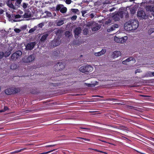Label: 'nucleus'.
Masks as SVG:
<instances>
[{"mask_svg":"<svg viewBox=\"0 0 154 154\" xmlns=\"http://www.w3.org/2000/svg\"><path fill=\"white\" fill-rule=\"evenodd\" d=\"M82 16L83 17H84L85 16V14H83V13H82Z\"/></svg>","mask_w":154,"mask_h":154,"instance_id":"obj_61","label":"nucleus"},{"mask_svg":"<svg viewBox=\"0 0 154 154\" xmlns=\"http://www.w3.org/2000/svg\"><path fill=\"white\" fill-rule=\"evenodd\" d=\"M53 15L54 16H55L56 15V14L54 12L53 13Z\"/></svg>","mask_w":154,"mask_h":154,"instance_id":"obj_56","label":"nucleus"},{"mask_svg":"<svg viewBox=\"0 0 154 154\" xmlns=\"http://www.w3.org/2000/svg\"><path fill=\"white\" fill-rule=\"evenodd\" d=\"M130 22L131 24L132 30L136 29L138 27V22L135 20H131L130 21Z\"/></svg>","mask_w":154,"mask_h":154,"instance_id":"obj_6","label":"nucleus"},{"mask_svg":"<svg viewBox=\"0 0 154 154\" xmlns=\"http://www.w3.org/2000/svg\"><path fill=\"white\" fill-rule=\"evenodd\" d=\"M66 36L69 37L71 35V33L69 31H66L65 33Z\"/></svg>","mask_w":154,"mask_h":154,"instance_id":"obj_29","label":"nucleus"},{"mask_svg":"<svg viewBox=\"0 0 154 154\" xmlns=\"http://www.w3.org/2000/svg\"><path fill=\"white\" fill-rule=\"evenodd\" d=\"M93 70V67L90 65H86L81 67L79 69V71L83 73L89 72Z\"/></svg>","mask_w":154,"mask_h":154,"instance_id":"obj_1","label":"nucleus"},{"mask_svg":"<svg viewBox=\"0 0 154 154\" xmlns=\"http://www.w3.org/2000/svg\"><path fill=\"white\" fill-rule=\"evenodd\" d=\"M128 37L127 36L119 38L116 36H115L114 38L115 41L116 42L123 43L125 42L127 40Z\"/></svg>","mask_w":154,"mask_h":154,"instance_id":"obj_3","label":"nucleus"},{"mask_svg":"<svg viewBox=\"0 0 154 154\" xmlns=\"http://www.w3.org/2000/svg\"><path fill=\"white\" fill-rule=\"evenodd\" d=\"M106 52L105 49H102L100 51L94 53L95 56H100L104 54Z\"/></svg>","mask_w":154,"mask_h":154,"instance_id":"obj_17","label":"nucleus"},{"mask_svg":"<svg viewBox=\"0 0 154 154\" xmlns=\"http://www.w3.org/2000/svg\"><path fill=\"white\" fill-rule=\"evenodd\" d=\"M17 66L16 65L13 64L11 65V69H15L16 68Z\"/></svg>","mask_w":154,"mask_h":154,"instance_id":"obj_33","label":"nucleus"},{"mask_svg":"<svg viewBox=\"0 0 154 154\" xmlns=\"http://www.w3.org/2000/svg\"><path fill=\"white\" fill-rule=\"evenodd\" d=\"M82 139H84L85 141L89 140L88 139H86L85 138H82Z\"/></svg>","mask_w":154,"mask_h":154,"instance_id":"obj_53","label":"nucleus"},{"mask_svg":"<svg viewBox=\"0 0 154 154\" xmlns=\"http://www.w3.org/2000/svg\"><path fill=\"white\" fill-rule=\"evenodd\" d=\"M31 15L30 14H28V13H25L23 15V17L25 18H29V17H31Z\"/></svg>","mask_w":154,"mask_h":154,"instance_id":"obj_22","label":"nucleus"},{"mask_svg":"<svg viewBox=\"0 0 154 154\" xmlns=\"http://www.w3.org/2000/svg\"><path fill=\"white\" fill-rule=\"evenodd\" d=\"M87 13L86 11H82V13H83L85 14Z\"/></svg>","mask_w":154,"mask_h":154,"instance_id":"obj_47","label":"nucleus"},{"mask_svg":"<svg viewBox=\"0 0 154 154\" xmlns=\"http://www.w3.org/2000/svg\"><path fill=\"white\" fill-rule=\"evenodd\" d=\"M20 90L19 88H12L6 89L5 91V93L8 95H10L19 92Z\"/></svg>","mask_w":154,"mask_h":154,"instance_id":"obj_2","label":"nucleus"},{"mask_svg":"<svg viewBox=\"0 0 154 154\" xmlns=\"http://www.w3.org/2000/svg\"><path fill=\"white\" fill-rule=\"evenodd\" d=\"M11 1V0H8L7 2L6 3L7 5L8 6L12 3Z\"/></svg>","mask_w":154,"mask_h":154,"instance_id":"obj_38","label":"nucleus"},{"mask_svg":"<svg viewBox=\"0 0 154 154\" xmlns=\"http://www.w3.org/2000/svg\"><path fill=\"white\" fill-rule=\"evenodd\" d=\"M64 23L63 20H59L57 23V26H60L63 25Z\"/></svg>","mask_w":154,"mask_h":154,"instance_id":"obj_23","label":"nucleus"},{"mask_svg":"<svg viewBox=\"0 0 154 154\" xmlns=\"http://www.w3.org/2000/svg\"><path fill=\"white\" fill-rule=\"evenodd\" d=\"M11 1H14L15 0H11Z\"/></svg>","mask_w":154,"mask_h":154,"instance_id":"obj_64","label":"nucleus"},{"mask_svg":"<svg viewBox=\"0 0 154 154\" xmlns=\"http://www.w3.org/2000/svg\"><path fill=\"white\" fill-rule=\"evenodd\" d=\"M138 70L139 69H137L135 71V73H137V72H138Z\"/></svg>","mask_w":154,"mask_h":154,"instance_id":"obj_57","label":"nucleus"},{"mask_svg":"<svg viewBox=\"0 0 154 154\" xmlns=\"http://www.w3.org/2000/svg\"><path fill=\"white\" fill-rule=\"evenodd\" d=\"M6 15L7 17L10 20H13V17H12V15H11L7 13H6Z\"/></svg>","mask_w":154,"mask_h":154,"instance_id":"obj_26","label":"nucleus"},{"mask_svg":"<svg viewBox=\"0 0 154 154\" xmlns=\"http://www.w3.org/2000/svg\"><path fill=\"white\" fill-rule=\"evenodd\" d=\"M88 30L87 29H84L83 30L84 34L85 35H87V34L88 33Z\"/></svg>","mask_w":154,"mask_h":154,"instance_id":"obj_37","label":"nucleus"},{"mask_svg":"<svg viewBox=\"0 0 154 154\" xmlns=\"http://www.w3.org/2000/svg\"><path fill=\"white\" fill-rule=\"evenodd\" d=\"M72 2L71 0H66L65 1V2L66 4H69Z\"/></svg>","mask_w":154,"mask_h":154,"instance_id":"obj_39","label":"nucleus"},{"mask_svg":"<svg viewBox=\"0 0 154 154\" xmlns=\"http://www.w3.org/2000/svg\"><path fill=\"white\" fill-rule=\"evenodd\" d=\"M48 36V34H45L43 35L40 39L41 41L42 42H44L45 41L46 39Z\"/></svg>","mask_w":154,"mask_h":154,"instance_id":"obj_21","label":"nucleus"},{"mask_svg":"<svg viewBox=\"0 0 154 154\" xmlns=\"http://www.w3.org/2000/svg\"><path fill=\"white\" fill-rule=\"evenodd\" d=\"M152 74L153 76H154V72H152Z\"/></svg>","mask_w":154,"mask_h":154,"instance_id":"obj_58","label":"nucleus"},{"mask_svg":"<svg viewBox=\"0 0 154 154\" xmlns=\"http://www.w3.org/2000/svg\"><path fill=\"white\" fill-rule=\"evenodd\" d=\"M153 32H154V28H153L150 29L148 31V33L149 34H151Z\"/></svg>","mask_w":154,"mask_h":154,"instance_id":"obj_31","label":"nucleus"},{"mask_svg":"<svg viewBox=\"0 0 154 154\" xmlns=\"http://www.w3.org/2000/svg\"><path fill=\"white\" fill-rule=\"evenodd\" d=\"M4 112V110H0V112Z\"/></svg>","mask_w":154,"mask_h":154,"instance_id":"obj_51","label":"nucleus"},{"mask_svg":"<svg viewBox=\"0 0 154 154\" xmlns=\"http://www.w3.org/2000/svg\"><path fill=\"white\" fill-rule=\"evenodd\" d=\"M57 68L59 69V70H60V69H63L65 67V64L64 63H58L57 64Z\"/></svg>","mask_w":154,"mask_h":154,"instance_id":"obj_18","label":"nucleus"},{"mask_svg":"<svg viewBox=\"0 0 154 154\" xmlns=\"http://www.w3.org/2000/svg\"><path fill=\"white\" fill-rule=\"evenodd\" d=\"M121 54V53L120 51H115L113 53L112 56L114 58H116L120 56Z\"/></svg>","mask_w":154,"mask_h":154,"instance_id":"obj_16","label":"nucleus"},{"mask_svg":"<svg viewBox=\"0 0 154 154\" xmlns=\"http://www.w3.org/2000/svg\"><path fill=\"white\" fill-rule=\"evenodd\" d=\"M72 10H73V11H75H75H78V10L77 9H72Z\"/></svg>","mask_w":154,"mask_h":154,"instance_id":"obj_54","label":"nucleus"},{"mask_svg":"<svg viewBox=\"0 0 154 154\" xmlns=\"http://www.w3.org/2000/svg\"><path fill=\"white\" fill-rule=\"evenodd\" d=\"M3 12V10H1L0 11V14H2Z\"/></svg>","mask_w":154,"mask_h":154,"instance_id":"obj_49","label":"nucleus"},{"mask_svg":"<svg viewBox=\"0 0 154 154\" xmlns=\"http://www.w3.org/2000/svg\"><path fill=\"white\" fill-rule=\"evenodd\" d=\"M22 54V52L20 51H17L12 54L11 57V59L15 60L18 58Z\"/></svg>","mask_w":154,"mask_h":154,"instance_id":"obj_5","label":"nucleus"},{"mask_svg":"<svg viewBox=\"0 0 154 154\" xmlns=\"http://www.w3.org/2000/svg\"><path fill=\"white\" fill-rule=\"evenodd\" d=\"M152 73V72H148L147 75V76L149 77H152L153 76Z\"/></svg>","mask_w":154,"mask_h":154,"instance_id":"obj_34","label":"nucleus"},{"mask_svg":"<svg viewBox=\"0 0 154 154\" xmlns=\"http://www.w3.org/2000/svg\"><path fill=\"white\" fill-rule=\"evenodd\" d=\"M133 58L132 57H130L127 59L123 61L122 62V63L123 64H126L127 63L126 62H128L131 60H133Z\"/></svg>","mask_w":154,"mask_h":154,"instance_id":"obj_20","label":"nucleus"},{"mask_svg":"<svg viewBox=\"0 0 154 154\" xmlns=\"http://www.w3.org/2000/svg\"><path fill=\"white\" fill-rule=\"evenodd\" d=\"M55 145H49L48 146H46V147H52Z\"/></svg>","mask_w":154,"mask_h":154,"instance_id":"obj_46","label":"nucleus"},{"mask_svg":"<svg viewBox=\"0 0 154 154\" xmlns=\"http://www.w3.org/2000/svg\"><path fill=\"white\" fill-rule=\"evenodd\" d=\"M27 25H25L21 27V29L23 30H25L27 28Z\"/></svg>","mask_w":154,"mask_h":154,"instance_id":"obj_42","label":"nucleus"},{"mask_svg":"<svg viewBox=\"0 0 154 154\" xmlns=\"http://www.w3.org/2000/svg\"><path fill=\"white\" fill-rule=\"evenodd\" d=\"M114 8H113L112 9H110V11H112L113 10H114Z\"/></svg>","mask_w":154,"mask_h":154,"instance_id":"obj_60","label":"nucleus"},{"mask_svg":"<svg viewBox=\"0 0 154 154\" xmlns=\"http://www.w3.org/2000/svg\"><path fill=\"white\" fill-rule=\"evenodd\" d=\"M100 28L99 26H96L93 27L92 28V31H97Z\"/></svg>","mask_w":154,"mask_h":154,"instance_id":"obj_27","label":"nucleus"},{"mask_svg":"<svg viewBox=\"0 0 154 154\" xmlns=\"http://www.w3.org/2000/svg\"><path fill=\"white\" fill-rule=\"evenodd\" d=\"M94 150L97 151V152H102V151H100V150H98L97 149H94Z\"/></svg>","mask_w":154,"mask_h":154,"instance_id":"obj_48","label":"nucleus"},{"mask_svg":"<svg viewBox=\"0 0 154 154\" xmlns=\"http://www.w3.org/2000/svg\"><path fill=\"white\" fill-rule=\"evenodd\" d=\"M14 31L15 32L17 33H19L21 31L20 29L17 28L15 29H14Z\"/></svg>","mask_w":154,"mask_h":154,"instance_id":"obj_40","label":"nucleus"},{"mask_svg":"<svg viewBox=\"0 0 154 154\" xmlns=\"http://www.w3.org/2000/svg\"><path fill=\"white\" fill-rule=\"evenodd\" d=\"M23 13V12L22 11H20V14H22Z\"/></svg>","mask_w":154,"mask_h":154,"instance_id":"obj_55","label":"nucleus"},{"mask_svg":"<svg viewBox=\"0 0 154 154\" xmlns=\"http://www.w3.org/2000/svg\"><path fill=\"white\" fill-rule=\"evenodd\" d=\"M53 45L54 46H58L60 44V42L59 41L55 40H54L52 42Z\"/></svg>","mask_w":154,"mask_h":154,"instance_id":"obj_19","label":"nucleus"},{"mask_svg":"<svg viewBox=\"0 0 154 154\" xmlns=\"http://www.w3.org/2000/svg\"><path fill=\"white\" fill-rule=\"evenodd\" d=\"M119 27V25L118 24H114L110 28L108 29L107 31L108 32H111L112 31L115 30L116 28Z\"/></svg>","mask_w":154,"mask_h":154,"instance_id":"obj_15","label":"nucleus"},{"mask_svg":"<svg viewBox=\"0 0 154 154\" xmlns=\"http://www.w3.org/2000/svg\"><path fill=\"white\" fill-rule=\"evenodd\" d=\"M56 10L57 11H60L62 13H66L67 11V8L64 7L62 5H59L56 7Z\"/></svg>","mask_w":154,"mask_h":154,"instance_id":"obj_4","label":"nucleus"},{"mask_svg":"<svg viewBox=\"0 0 154 154\" xmlns=\"http://www.w3.org/2000/svg\"><path fill=\"white\" fill-rule=\"evenodd\" d=\"M146 10L147 11L151 12L154 17V6L152 7L151 6H148L146 7Z\"/></svg>","mask_w":154,"mask_h":154,"instance_id":"obj_14","label":"nucleus"},{"mask_svg":"<svg viewBox=\"0 0 154 154\" xmlns=\"http://www.w3.org/2000/svg\"><path fill=\"white\" fill-rule=\"evenodd\" d=\"M35 43V42H31L28 44L26 46V50H31L34 48Z\"/></svg>","mask_w":154,"mask_h":154,"instance_id":"obj_10","label":"nucleus"},{"mask_svg":"<svg viewBox=\"0 0 154 154\" xmlns=\"http://www.w3.org/2000/svg\"><path fill=\"white\" fill-rule=\"evenodd\" d=\"M91 17V18H93L94 16V15L93 14H91L90 15Z\"/></svg>","mask_w":154,"mask_h":154,"instance_id":"obj_45","label":"nucleus"},{"mask_svg":"<svg viewBox=\"0 0 154 154\" xmlns=\"http://www.w3.org/2000/svg\"><path fill=\"white\" fill-rule=\"evenodd\" d=\"M3 5H3V4H2V3H0V6L1 7H2V6H3Z\"/></svg>","mask_w":154,"mask_h":154,"instance_id":"obj_50","label":"nucleus"},{"mask_svg":"<svg viewBox=\"0 0 154 154\" xmlns=\"http://www.w3.org/2000/svg\"><path fill=\"white\" fill-rule=\"evenodd\" d=\"M19 152V151H15V152Z\"/></svg>","mask_w":154,"mask_h":154,"instance_id":"obj_62","label":"nucleus"},{"mask_svg":"<svg viewBox=\"0 0 154 154\" xmlns=\"http://www.w3.org/2000/svg\"><path fill=\"white\" fill-rule=\"evenodd\" d=\"M22 16L19 14L12 15V17H13V20L14 22L18 21L20 20V18Z\"/></svg>","mask_w":154,"mask_h":154,"instance_id":"obj_12","label":"nucleus"},{"mask_svg":"<svg viewBox=\"0 0 154 154\" xmlns=\"http://www.w3.org/2000/svg\"><path fill=\"white\" fill-rule=\"evenodd\" d=\"M28 5L27 4H26L25 3H23V7L24 9H25L27 8Z\"/></svg>","mask_w":154,"mask_h":154,"instance_id":"obj_32","label":"nucleus"},{"mask_svg":"<svg viewBox=\"0 0 154 154\" xmlns=\"http://www.w3.org/2000/svg\"><path fill=\"white\" fill-rule=\"evenodd\" d=\"M9 8H12L13 9H15V7L14 6V5L12 4V3L11 4L9 5L8 6Z\"/></svg>","mask_w":154,"mask_h":154,"instance_id":"obj_35","label":"nucleus"},{"mask_svg":"<svg viewBox=\"0 0 154 154\" xmlns=\"http://www.w3.org/2000/svg\"><path fill=\"white\" fill-rule=\"evenodd\" d=\"M4 55V53L3 52H0V59L3 57Z\"/></svg>","mask_w":154,"mask_h":154,"instance_id":"obj_43","label":"nucleus"},{"mask_svg":"<svg viewBox=\"0 0 154 154\" xmlns=\"http://www.w3.org/2000/svg\"><path fill=\"white\" fill-rule=\"evenodd\" d=\"M45 13L46 14V16L48 17H53V15L50 12L48 11L45 12Z\"/></svg>","mask_w":154,"mask_h":154,"instance_id":"obj_24","label":"nucleus"},{"mask_svg":"<svg viewBox=\"0 0 154 154\" xmlns=\"http://www.w3.org/2000/svg\"><path fill=\"white\" fill-rule=\"evenodd\" d=\"M130 11L131 13L132 14H134L136 12L134 8H131L130 9Z\"/></svg>","mask_w":154,"mask_h":154,"instance_id":"obj_28","label":"nucleus"},{"mask_svg":"<svg viewBox=\"0 0 154 154\" xmlns=\"http://www.w3.org/2000/svg\"><path fill=\"white\" fill-rule=\"evenodd\" d=\"M8 107H7L6 106H5L4 107L3 110L5 112V111L8 110Z\"/></svg>","mask_w":154,"mask_h":154,"instance_id":"obj_44","label":"nucleus"},{"mask_svg":"<svg viewBox=\"0 0 154 154\" xmlns=\"http://www.w3.org/2000/svg\"><path fill=\"white\" fill-rule=\"evenodd\" d=\"M81 128V129H88V128Z\"/></svg>","mask_w":154,"mask_h":154,"instance_id":"obj_52","label":"nucleus"},{"mask_svg":"<svg viewBox=\"0 0 154 154\" xmlns=\"http://www.w3.org/2000/svg\"><path fill=\"white\" fill-rule=\"evenodd\" d=\"M102 141L103 142H104L106 143V141Z\"/></svg>","mask_w":154,"mask_h":154,"instance_id":"obj_63","label":"nucleus"},{"mask_svg":"<svg viewBox=\"0 0 154 154\" xmlns=\"http://www.w3.org/2000/svg\"><path fill=\"white\" fill-rule=\"evenodd\" d=\"M34 57L33 55H31L29 56L26 59L24 58L23 59V61L25 63H29L32 62L34 59Z\"/></svg>","mask_w":154,"mask_h":154,"instance_id":"obj_9","label":"nucleus"},{"mask_svg":"<svg viewBox=\"0 0 154 154\" xmlns=\"http://www.w3.org/2000/svg\"><path fill=\"white\" fill-rule=\"evenodd\" d=\"M123 13L122 12H119L118 14L114 15L112 16V19L115 21H118L120 19V18L123 17Z\"/></svg>","mask_w":154,"mask_h":154,"instance_id":"obj_7","label":"nucleus"},{"mask_svg":"<svg viewBox=\"0 0 154 154\" xmlns=\"http://www.w3.org/2000/svg\"><path fill=\"white\" fill-rule=\"evenodd\" d=\"M37 27L36 26H35L33 28H31L30 29L29 31V33H32L34 32L37 29Z\"/></svg>","mask_w":154,"mask_h":154,"instance_id":"obj_25","label":"nucleus"},{"mask_svg":"<svg viewBox=\"0 0 154 154\" xmlns=\"http://www.w3.org/2000/svg\"><path fill=\"white\" fill-rule=\"evenodd\" d=\"M137 16L143 19H144L146 17L144 11H139L137 14Z\"/></svg>","mask_w":154,"mask_h":154,"instance_id":"obj_11","label":"nucleus"},{"mask_svg":"<svg viewBox=\"0 0 154 154\" xmlns=\"http://www.w3.org/2000/svg\"><path fill=\"white\" fill-rule=\"evenodd\" d=\"M81 29L80 27H78L75 29L74 30L75 36V38L78 37V35L80 33Z\"/></svg>","mask_w":154,"mask_h":154,"instance_id":"obj_13","label":"nucleus"},{"mask_svg":"<svg viewBox=\"0 0 154 154\" xmlns=\"http://www.w3.org/2000/svg\"><path fill=\"white\" fill-rule=\"evenodd\" d=\"M22 0H16L15 4L19 5L21 3Z\"/></svg>","mask_w":154,"mask_h":154,"instance_id":"obj_30","label":"nucleus"},{"mask_svg":"<svg viewBox=\"0 0 154 154\" xmlns=\"http://www.w3.org/2000/svg\"><path fill=\"white\" fill-rule=\"evenodd\" d=\"M77 17L76 15H74L72 17L71 19L72 20H75L77 18Z\"/></svg>","mask_w":154,"mask_h":154,"instance_id":"obj_41","label":"nucleus"},{"mask_svg":"<svg viewBox=\"0 0 154 154\" xmlns=\"http://www.w3.org/2000/svg\"><path fill=\"white\" fill-rule=\"evenodd\" d=\"M44 24L45 23H42L39 24L38 26L39 27L41 28L44 26Z\"/></svg>","mask_w":154,"mask_h":154,"instance_id":"obj_36","label":"nucleus"},{"mask_svg":"<svg viewBox=\"0 0 154 154\" xmlns=\"http://www.w3.org/2000/svg\"><path fill=\"white\" fill-rule=\"evenodd\" d=\"M124 29L127 31H130L132 30V28L130 21H128L125 23L124 25Z\"/></svg>","mask_w":154,"mask_h":154,"instance_id":"obj_8","label":"nucleus"},{"mask_svg":"<svg viewBox=\"0 0 154 154\" xmlns=\"http://www.w3.org/2000/svg\"><path fill=\"white\" fill-rule=\"evenodd\" d=\"M97 97H102V96H97Z\"/></svg>","mask_w":154,"mask_h":154,"instance_id":"obj_59","label":"nucleus"}]
</instances>
